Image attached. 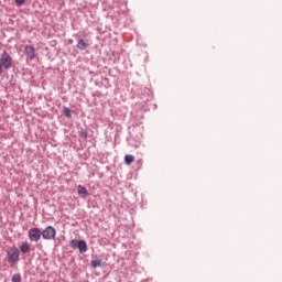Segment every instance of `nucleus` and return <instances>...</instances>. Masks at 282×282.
Here are the masks:
<instances>
[{"label":"nucleus","instance_id":"obj_2","mask_svg":"<svg viewBox=\"0 0 282 282\" xmlns=\"http://www.w3.org/2000/svg\"><path fill=\"white\" fill-rule=\"evenodd\" d=\"M19 248L17 247H10V249L7 251V257H8V261L9 263H18L19 261Z\"/></svg>","mask_w":282,"mask_h":282},{"label":"nucleus","instance_id":"obj_17","mask_svg":"<svg viewBox=\"0 0 282 282\" xmlns=\"http://www.w3.org/2000/svg\"><path fill=\"white\" fill-rule=\"evenodd\" d=\"M0 74H1V64H0Z\"/></svg>","mask_w":282,"mask_h":282},{"label":"nucleus","instance_id":"obj_4","mask_svg":"<svg viewBox=\"0 0 282 282\" xmlns=\"http://www.w3.org/2000/svg\"><path fill=\"white\" fill-rule=\"evenodd\" d=\"M41 236H43L40 228L33 227L29 230V239L30 241H41Z\"/></svg>","mask_w":282,"mask_h":282},{"label":"nucleus","instance_id":"obj_5","mask_svg":"<svg viewBox=\"0 0 282 282\" xmlns=\"http://www.w3.org/2000/svg\"><path fill=\"white\" fill-rule=\"evenodd\" d=\"M24 54H25L28 61H34L36 58V48L32 45H25Z\"/></svg>","mask_w":282,"mask_h":282},{"label":"nucleus","instance_id":"obj_13","mask_svg":"<svg viewBox=\"0 0 282 282\" xmlns=\"http://www.w3.org/2000/svg\"><path fill=\"white\" fill-rule=\"evenodd\" d=\"M12 282H21V274L15 273V274L12 276Z\"/></svg>","mask_w":282,"mask_h":282},{"label":"nucleus","instance_id":"obj_9","mask_svg":"<svg viewBox=\"0 0 282 282\" xmlns=\"http://www.w3.org/2000/svg\"><path fill=\"white\" fill-rule=\"evenodd\" d=\"M133 162H135V156H133L131 154H127L124 156V163L127 164V166H131V164H133Z\"/></svg>","mask_w":282,"mask_h":282},{"label":"nucleus","instance_id":"obj_6","mask_svg":"<svg viewBox=\"0 0 282 282\" xmlns=\"http://www.w3.org/2000/svg\"><path fill=\"white\" fill-rule=\"evenodd\" d=\"M76 47L77 50H82V51L87 50V47H89V40H84V39L79 40L77 42Z\"/></svg>","mask_w":282,"mask_h":282},{"label":"nucleus","instance_id":"obj_1","mask_svg":"<svg viewBox=\"0 0 282 282\" xmlns=\"http://www.w3.org/2000/svg\"><path fill=\"white\" fill-rule=\"evenodd\" d=\"M0 65H1V74H3V68L10 69L12 67V57L6 51L1 54Z\"/></svg>","mask_w":282,"mask_h":282},{"label":"nucleus","instance_id":"obj_7","mask_svg":"<svg viewBox=\"0 0 282 282\" xmlns=\"http://www.w3.org/2000/svg\"><path fill=\"white\" fill-rule=\"evenodd\" d=\"M77 193H78L79 197H83L84 199H85V197H87V195H89V192H87V189L83 185H78Z\"/></svg>","mask_w":282,"mask_h":282},{"label":"nucleus","instance_id":"obj_12","mask_svg":"<svg viewBox=\"0 0 282 282\" xmlns=\"http://www.w3.org/2000/svg\"><path fill=\"white\" fill-rule=\"evenodd\" d=\"M63 113L66 118H72V110H69V108H64L63 109Z\"/></svg>","mask_w":282,"mask_h":282},{"label":"nucleus","instance_id":"obj_15","mask_svg":"<svg viewBox=\"0 0 282 282\" xmlns=\"http://www.w3.org/2000/svg\"><path fill=\"white\" fill-rule=\"evenodd\" d=\"M25 3V0H15V6H23Z\"/></svg>","mask_w":282,"mask_h":282},{"label":"nucleus","instance_id":"obj_14","mask_svg":"<svg viewBox=\"0 0 282 282\" xmlns=\"http://www.w3.org/2000/svg\"><path fill=\"white\" fill-rule=\"evenodd\" d=\"M78 241L79 240H72L70 242L72 248H78Z\"/></svg>","mask_w":282,"mask_h":282},{"label":"nucleus","instance_id":"obj_8","mask_svg":"<svg viewBox=\"0 0 282 282\" xmlns=\"http://www.w3.org/2000/svg\"><path fill=\"white\" fill-rule=\"evenodd\" d=\"M30 248L31 246L29 245L28 241L22 242L20 246V250L23 254H28V252H30Z\"/></svg>","mask_w":282,"mask_h":282},{"label":"nucleus","instance_id":"obj_16","mask_svg":"<svg viewBox=\"0 0 282 282\" xmlns=\"http://www.w3.org/2000/svg\"><path fill=\"white\" fill-rule=\"evenodd\" d=\"M80 135L84 138V140H87V131H82Z\"/></svg>","mask_w":282,"mask_h":282},{"label":"nucleus","instance_id":"obj_10","mask_svg":"<svg viewBox=\"0 0 282 282\" xmlns=\"http://www.w3.org/2000/svg\"><path fill=\"white\" fill-rule=\"evenodd\" d=\"M77 248L79 250V252H85L87 250V242L85 240H79Z\"/></svg>","mask_w":282,"mask_h":282},{"label":"nucleus","instance_id":"obj_3","mask_svg":"<svg viewBox=\"0 0 282 282\" xmlns=\"http://www.w3.org/2000/svg\"><path fill=\"white\" fill-rule=\"evenodd\" d=\"M42 237H43V239H45L47 241H52V240L56 239V229L52 226L46 227L42 231Z\"/></svg>","mask_w":282,"mask_h":282},{"label":"nucleus","instance_id":"obj_11","mask_svg":"<svg viewBox=\"0 0 282 282\" xmlns=\"http://www.w3.org/2000/svg\"><path fill=\"white\" fill-rule=\"evenodd\" d=\"M91 265L93 268H102V261L98 259L91 260Z\"/></svg>","mask_w":282,"mask_h":282}]
</instances>
